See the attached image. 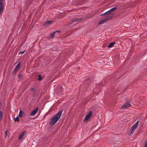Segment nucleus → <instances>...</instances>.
Wrapping results in <instances>:
<instances>
[{"label": "nucleus", "instance_id": "nucleus-15", "mask_svg": "<svg viewBox=\"0 0 147 147\" xmlns=\"http://www.w3.org/2000/svg\"><path fill=\"white\" fill-rule=\"evenodd\" d=\"M117 9V7H113V8H112L111 9H110V11L112 13L113 11L116 10Z\"/></svg>", "mask_w": 147, "mask_h": 147}, {"label": "nucleus", "instance_id": "nucleus-24", "mask_svg": "<svg viewBox=\"0 0 147 147\" xmlns=\"http://www.w3.org/2000/svg\"><path fill=\"white\" fill-rule=\"evenodd\" d=\"M145 147H147V141H146L145 142Z\"/></svg>", "mask_w": 147, "mask_h": 147}, {"label": "nucleus", "instance_id": "nucleus-4", "mask_svg": "<svg viewBox=\"0 0 147 147\" xmlns=\"http://www.w3.org/2000/svg\"><path fill=\"white\" fill-rule=\"evenodd\" d=\"M92 111H90L89 113L87 114V115L85 116L84 120V121H86L89 119L92 115Z\"/></svg>", "mask_w": 147, "mask_h": 147}, {"label": "nucleus", "instance_id": "nucleus-6", "mask_svg": "<svg viewBox=\"0 0 147 147\" xmlns=\"http://www.w3.org/2000/svg\"><path fill=\"white\" fill-rule=\"evenodd\" d=\"M3 0H0V13L3 10Z\"/></svg>", "mask_w": 147, "mask_h": 147}, {"label": "nucleus", "instance_id": "nucleus-8", "mask_svg": "<svg viewBox=\"0 0 147 147\" xmlns=\"http://www.w3.org/2000/svg\"><path fill=\"white\" fill-rule=\"evenodd\" d=\"M38 109L37 108L36 109H35L33 111H32L30 113V115L31 116H34L37 113L38 111Z\"/></svg>", "mask_w": 147, "mask_h": 147}, {"label": "nucleus", "instance_id": "nucleus-1", "mask_svg": "<svg viewBox=\"0 0 147 147\" xmlns=\"http://www.w3.org/2000/svg\"><path fill=\"white\" fill-rule=\"evenodd\" d=\"M62 111L59 112L56 115H54L50 120L49 123L50 125L52 126L55 125L59 119L62 113Z\"/></svg>", "mask_w": 147, "mask_h": 147}, {"label": "nucleus", "instance_id": "nucleus-10", "mask_svg": "<svg viewBox=\"0 0 147 147\" xmlns=\"http://www.w3.org/2000/svg\"><path fill=\"white\" fill-rule=\"evenodd\" d=\"M24 114L25 113L24 111H22V110H20L19 113V117H22L24 115Z\"/></svg>", "mask_w": 147, "mask_h": 147}, {"label": "nucleus", "instance_id": "nucleus-12", "mask_svg": "<svg viewBox=\"0 0 147 147\" xmlns=\"http://www.w3.org/2000/svg\"><path fill=\"white\" fill-rule=\"evenodd\" d=\"M60 32L59 31H57L55 32H54L53 33L51 34V38H52L53 37L55 36V35H56V34L57 33H59Z\"/></svg>", "mask_w": 147, "mask_h": 147}, {"label": "nucleus", "instance_id": "nucleus-9", "mask_svg": "<svg viewBox=\"0 0 147 147\" xmlns=\"http://www.w3.org/2000/svg\"><path fill=\"white\" fill-rule=\"evenodd\" d=\"M83 18H74L72 20V22H75L83 20Z\"/></svg>", "mask_w": 147, "mask_h": 147}, {"label": "nucleus", "instance_id": "nucleus-18", "mask_svg": "<svg viewBox=\"0 0 147 147\" xmlns=\"http://www.w3.org/2000/svg\"><path fill=\"white\" fill-rule=\"evenodd\" d=\"M14 119L15 120V121H17L18 122H19L20 121V120L18 117H16Z\"/></svg>", "mask_w": 147, "mask_h": 147}, {"label": "nucleus", "instance_id": "nucleus-23", "mask_svg": "<svg viewBox=\"0 0 147 147\" xmlns=\"http://www.w3.org/2000/svg\"><path fill=\"white\" fill-rule=\"evenodd\" d=\"M105 15H106V12L105 13H102V14H101L100 15V16H104Z\"/></svg>", "mask_w": 147, "mask_h": 147}, {"label": "nucleus", "instance_id": "nucleus-5", "mask_svg": "<svg viewBox=\"0 0 147 147\" xmlns=\"http://www.w3.org/2000/svg\"><path fill=\"white\" fill-rule=\"evenodd\" d=\"M131 106V105L129 102L128 101H127V103L124 105H123L121 107V109H126L127 108Z\"/></svg>", "mask_w": 147, "mask_h": 147}, {"label": "nucleus", "instance_id": "nucleus-21", "mask_svg": "<svg viewBox=\"0 0 147 147\" xmlns=\"http://www.w3.org/2000/svg\"><path fill=\"white\" fill-rule=\"evenodd\" d=\"M25 52V51H23L22 52H20L19 53V54H23L24 53V52Z\"/></svg>", "mask_w": 147, "mask_h": 147}, {"label": "nucleus", "instance_id": "nucleus-11", "mask_svg": "<svg viewBox=\"0 0 147 147\" xmlns=\"http://www.w3.org/2000/svg\"><path fill=\"white\" fill-rule=\"evenodd\" d=\"M103 83H104V82L103 81H102V82H100L98 84H96V88H98V89H99V86H100L101 85H102V86H104V83L103 84Z\"/></svg>", "mask_w": 147, "mask_h": 147}, {"label": "nucleus", "instance_id": "nucleus-19", "mask_svg": "<svg viewBox=\"0 0 147 147\" xmlns=\"http://www.w3.org/2000/svg\"><path fill=\"white\" fill-rule=\"evenodd\" d=\"M111 13V12L110 11V10L107 12H106V15H108L109 14H110Z\"/></svg>", "mask_w": 147, "mask_h": 147}, {"label": "nucleus", "instance_id": "nucleus-22", "mask_svg": "<svg viewBox=\"0 0 147 147\" xmlns=\"http://www.w3.org/2000/svg\"><path fill=\"white\" fill-rule=\"evenodd\" d=\"M22 76V75L21 74H19L18 75V77L19 79H20Z\"/></svg>", "mask_w": 147, "mask_h": 147}, {"label": "nucleus", "instance_id": "nucleus-27", "mask_svg": "<svg viewBox=\"0 0 147 147\" xmlns=\"http://www.w3.org/2000/svg\"><path fill=\"white\" fill-rule=\"evenodd\" d=\"M47 91V89L46 90H44V91Z\"/></svg>", "mask_w": 147, "mask_h": 147}, {"label": "nucleus", "instance_id": "nucleus-2", "mask_svg": "<svg viewBox=\"0 0 147 147\" xmlns=\"http://www.w3.org/2000/svg\"><path fill=\"white\" fill-rule=\"evenodd\" d=\"M139 124V121H137L131 127L129 133V136H131L134 133L135 129L137 128Z\"/></svg>", "mask_w": 147, "mask_h": 147}, {"label": "nucleus", "instance_id": "nucleus-3", "mask_svg": "<svg viewBox=\"0 0 147 147\" xmlns=\"http://www.w3.org/2000/svg\"><path fill=\"white\" fill-rule=\"evenodd\" d=\"M113 15L111 14L107 16L104 19L100 21L98 24L99 25L102 24L104 22H106L110 19L113 16Z\"/></svg>", "mask_w": 147, "mask_h": 147}, {"label": "nucleus", "instance_id": "nucleus-17", "mask_svg": "<svg viewBox=\"0 0 147 147\" xmlns=\"http://www.w3.org/2000/svg\"><path fill=\"white\" fill-rule=\"evenodd\" d=\"M3 116V113L1 111H0V121L2 119V117Z\"/></svg>", "mask_w": 147, "mask_h": 147}, {"label": "nucleus", "instance_id": "nucleus-16", "mask_svg": "<svg viewBox=\"0 0 147 147\" xmlns=\"http://www.w3.org/2000/svg\"><path fill=\"white\" fill-rule=\"evenodd\" d=\"M52 22V21H49V20L47 21L46 22L45 24L46 25H48L49 24H51Z\"/></svg>", "mask_w": 147, "mask_h": 147}, {"label": "nucleus", "instance_id": "nucleus-26", "mask_svg": "<svg viewBox=\"0 0 147 147\" xmlns=\"http://www.w3.org/2000/svg\"><path fill=\"white\" fill-rule=\"evenodd\" d=\"M59 33H57L56 34V35H55V36H57L58 35H59Z\"/></svg>", "mask_w": 147, "mask_h": 147}, {"label": "nucleus", "instance_id": "nucleus-25", "mask_svg": "<svg viewBox=\"0 0 147 147\" xmlns=\"http://www.w3.org/2000/svg\"><path fill=\"white\" fill-rule=\"evenodd\" d=\"M5 135L6 137L7 136V131H6L5 132Z\"/></svg>", "mask_w": 147, "mask_h": 147}, {"label": "nucleus", "instance_id": "nucleus-7", "mask_svg": "<svg viewBox=\"0 0 147 147\" xmlns=\"http://www.w3.org/2000/svg\"><path fill=\"white\" fill-rule=\"evenodd\" d=\"M20 67V63H19L13 71V73L15 74L19 70Z\"/></svg>", "mask_w": 147, "mask_h": 147}, {"label": "nucleus", "instance_id": "nucleus-20", "mask_svg": "<svg viewBox=\"0 0 147 147\" xmlns=\"http://www.w3.org/2000/svg\"><path fill=\"white\" fill-rule=\"evenodd\" d=\"M42 79V78L41 76L40 75H39L38 76V80H41Z\"/></svg>", "mask_w": 147, "mask_h": 147}, {"label": "nucleus", "instance_id": "nucleus-14", "mask_svg": "<svg viewBox=\"0 0 147 147\" xmlns=\"http://www.w3.org/2000/svg\"><path fill=\"white\" fill-rule=\"evenodd\" d=\"M115 42H113L112 43H110L108 47L110 48H111L112 47H113L114 45H115Z\"/></svg>", "mask_w": 147, "mask_h": 147}, {"label": "nucleus", "instance_id": "nucleus-13", "mask_svg": "<svg viewBox=\"0 0 147 147\" xmlns=\"http://www.w3.org/2000/svg\"><path fill=\"white\" fill-rule=\"evenodd\" d=\"M24 132H22L20 134L19 136V140H20L22 138L24 135Z\"/></svg>", "mask_w": 147, "mask_h": 147}]
</instances>
